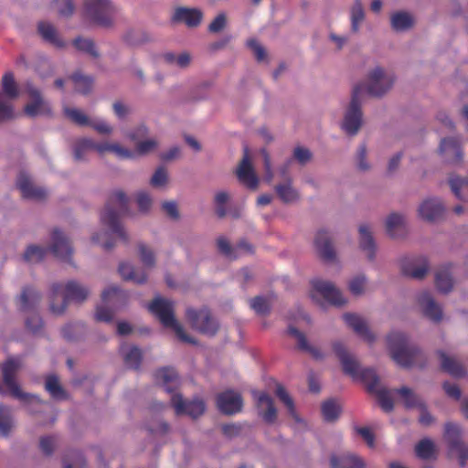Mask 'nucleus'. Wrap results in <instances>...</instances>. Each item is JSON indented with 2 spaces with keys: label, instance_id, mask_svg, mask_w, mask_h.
<instances>
[{
  "label": "nucleus",
  "instance_id": "nucleus-1",
  "mask_svg": "<svg viewBox=\"0 0 468 468\" xmlns=\"http://www.w3.org/2000/svg\"><path fill=\"white\" fill-rule=\"evenodd\" d=\"M333 349L340 359L345 373L362 381L367 391L376 396L380 407L387 412L391 411L394 404L390 391L381 385L376 372L372 368H362L356 358L346 351L341 342H334Z\"/></svg>",
  "mask_w": 468,
  "mask_h": 468
},
{
  "label": "nucleus",
  "instance_id": "nucleus-2",
  "mask_svg": "<svg viewBox=\"0 0 468 468\" xmlns=\"http://www.w3.org/2000/svg\"><path fill=\"white\" fill-rule=\"evenodd\" d=\"M129 198L122 190L113 191L108 200L105 209L101 215V222L108 230L96 232L91 236L94 244L105 250L113 247L112 235L115 234L122 240L127 241L128 235L120 222V216L128 211Z\"/></svg>",
  "mask_w": 468,
  "mask_h": 468
},
{
  "label": "nucleus",
  "instance_id": "nucleus-3",
  "mask_svg": "<svg viewBox=\"0 0 468 468\" xmlns=\"http://www.w3.org/2000/svg\"><path fill=\"white\" fill-rule=\"evenodd\" d=\"M388 346L393 360L402 367L421 366L422 351L410 343L409 336L400 331H392L387 336Z\"/></svg>",
  "mask_w": 468,
  "mask_h": 468
},
{
  "label": "nucleus",
  "instance_id": "nucleus-4",
  "mask_svg": "<svg viewBox=\"0 0 468 468\" xmlns=\"http://www.w3.org/2000/svg\"><path fill=\"white\" fill-rule=\"evenodd\" d=\"M81 13L89 25L111 29L115 27L119 7L112 0H84Z\"/></svg>",
  "mask_w": 468,
  "mask_h": 468
},
{
  "label": "nucleus",
  "instance_id": "nucleus-5",
  "mask_svg": "<svg viewBox=\"0 0 468 468\" xmlns=\"http://www.w3.org/2000/svg\"><path fill=\"white\" fill-rule=\"evenodd\" d=\"M89 289L76 281H69L68 282H56L51 286L49 295V309L55 315L62 314L68 302L81 303L85 301L89 295Z\"/></svg>",
  "mask_w": 468,
  "mask_h": 468
},
{
  "label": "nucleus",
  "instance_id": "nucleus-6",
  "mask_svg": "<svg viewBox=\"0 0 468 468\" xmlns=\"http://www.w3.org/2000/svg\"><path fill=\"white\" fill-rule=\"evenodd\" d=\"M394 83V74L378 66L368 70L366 79L353 87L361 88V99L363 100L366 93L371 97H383L392 89Z\"/></svg>",
  "mask_w": 468,
  "mask_h": 468
},
{
  "label": "nucleus",
  "instance_id": "nucleus-7",
  "mask_svg": "<svg viewBox=\"0 0 468 468\" xmlns=\"http://www.w3.org/2000/svg\"><path fill=\"white\" fill-rule=\"evenodd\" d=\"M149 310L159 318L165 327L173 329L181 341L197 344V341L186 335L183 326L176 320L174 303L171 301L157 297L149 305Z\"/></svg>",
  "mask_w": 468,
  "mask_h": 468
},
{
  "label": "nucleus",
  "instance_id": "nucleus-8",
  "mask_svg": "<svg viewBox=\"0 0 468 468\" xmlns=\"http://www.w3.org/2000/svg\"><path fill=\"white\" fill-rule=\"evenodd\" d=\"M22 367L20 358L10 357L2 365V375L5 385L9 389L11 395L25 404L40 402L37 396L24 392L16 379V375Z\"/></svg>",
  "mask_w": 468,
  "mask_h": 468
},
{
  "label": "nucleus",
  "instance_id": "nucleus-9",
  "mask_svg": "<svg viewBox=\"0 0 468 468\" xmlns=\"http://www.w3.org/2000/svg\"><path fill=\"white\" fill-rule=\"evenodd\" d=\"M361 88L353 87L351 100L347 104L341 122L342 130L349 136L358 133L363 124Z\"/></svg>",
  "mask_w": 468,
  "mask_h": 468
},
{
  "label": "nucleus",
  "instance_id": "nucleus-10",
  "mask_svg": "<svg viewBox=\"0 0 468 468\" xmlns=\"http://www.w3.org/2000/svg\"><path fill=\"white\" fill-rule=\"evenodd\" d=\"M311 298L320 305L324 304L323 300L336 306H342L346 303V298L334 283L323 280L312 282Z\"/></svg>",
  "mask_w": 468,
  "mask_h": 468
},
{
  "label": "nucleus",
  "instance_id": "nucleus-11",
  "mask_svg": "<svg viewBox=\"0 0 468 468\" xmlns=\"http://www.w3.org/2000/svg\"><path fill=\"white\" fill-rule=\"evenodd\" d=\"M444 438L448 443L452 455H456L461 466H464L468 460V445L462 440L461 428L453 423L445 425Z\"/></svg>",
  "mask_w": 468,
  "mask_h": 468
},
{
  "label": "nucleus",
  "instance_id": "nucleus-12",
  "mask_svg": "<svg viewBox=\"0 0 468 468\" xmlns=\"http://www.w3.org/2000/svg\"><path fill=\"white\" fill-rule=\"evenodd\" d=\"M186 318L191 326L201 334L214 335L218 332V324L207 309L197 311L188 308L186 310Z\"/></svg>",
  "mask_w": 468,
  "mask_h": 468
},
{
  "label": "nucleus",
  "instance_id": "nucleus-13",
  "mask_svg": "<svg viewBox=\"0 0 468 468\" xmlns=\"http://www.w3.org/2000/svg\"><path fill=\"white\" fill-rule=\"evenodd\" d=\"M416 303L421 313L434 323H440L443 318L442 308L431 293L428 291H421L415 296Z\"/></svg>",
  "mask_w": 468,
  "mask_h": 468
},
{
  "label": "nucleus",
  "instance_id": "nucleus-14",
  "mask_svg": "<svg viewBox=\"0 0 468 468\" xmlns=\"http://www.w3.org/2000/svg\"><path fill=\"white\" fill-rule=\"evenodd\" d=\"M358 247L369 261H374L377 254L375 230L371 224L361 223L358 227Z\"/></svg>",
  "mask_w": 468,
  "mask_h": 468
},
{
  "label": "nucleus",
  "instance_id": "nucleus-15",
  "mask_svg": "<svg viewBox=\"0 0 468 468\" xmlns=\"http://www.w3.org/2000/svg\"><path fill=\"white\" fill-rule=\"evenodd\" d=\"M16 186L20 190L22 197L26 199L40 201L45 199L48 196L47 190L37 186L26 172H21L18 175Z\"/></svg>",
  "mask_w": 468,
  "mask_h": 468
},
{
  "label": "nucleus",
  "instance_id": "nucleus-16",
  "mask_svg": "<svg viewBox=\"0 0 468 468\" xmlns=\"http://www.w3.org/2000/svg\"><path fill=\"white\" fill-rule=\"evenodd\" d=\"M217 406L223 414L233 415L241 411L243 399L239 392L229 389L217 396Z\"/></svg>",
  "mask_w": 468,
  "mask_h": 468
},
{
  "label": "nucleus",
  "instance_id": "nucleus-17",
  "mask_svg": "<svg viewBox=\"0 0 468 468\" xmlns=\"http://www.w3.org/2000/svg\"><path fill=\"white\" fill-rule=\"evenodd\" d=\"M171 403L177 415L186 414L193 419L202 415L206 410L203 400L196 399L192 401H186L179 394L172 396Z\"/></svg>",
  "mask_w": 468,
  "mask_h": 468
},
{
  "label": "nucleus",
  "instance_id": "nucleus-18",
  "mask_svg": "<svg viewBox=\"0 0 468 468\" xmlns=\"http://www.w3.org/2000/svg\"><path fill=\"white\" fill-rule=\"evenodd\" d=\"M26 90L31 98V101L25 106V112L28 116L35 117L50 112L48 103L41 97L39 90L32 83L27 82Z\"/></svg>",
  "mask_w": 468,
  "mask_h": 468
},
{
  "label": "nucleus",
  "instance_id": "nucleus-19",
  "mask_svg": "<svg viewBox=\"0 0 468 468\" xmlns=\"http://www.w3.org/2000/svg\"><path fill=\"white\" fill-rule=\"evenodd\" d=\"M252 396L256 400L259 414L264 421L273 423L277 418V410L273 399L268 394L257 390H252Z\"/></svg>",
  "mask_w": 468,
  "mask_h": 468
},
{
  "label": "nucleus",
  "instance_id": "nucleus-20",
  "mask_svg": "<svg viewBox=\"0 0 468 468\" xmlns=\"http://www.w3.org/2000/svg\"><path fill=\"white\" fill-rule=\"evenodd\" d=\"M445 207L437 197L424 199L419 206V216L426 221H435L441 218L444 213Z\"/></svg>",
  "mask_w": 468,
  "mask_h": 468
},
{
  "label": "nucleus",
  "instance_id": "nucleus-21",
  "mask_svg": "<svg viewBox=\"0 0 468 468\" xmlns=\"http://www.w3.org/2000/svg\"><path fill=\"white\" fill-rule=\"evenodd\" d=\"M237 176L239 180L250 189H256L259 179L254 173L253 167L250 161L249 149L244 148V155L237 169Z\"/></svg>",
  "mask_w": 468,
  "mask_h": 468
},
{
  "label": "nucleus",
  "instance_id": "nucleus-22",
  "mask_svg": "<svg viewBox=\"0 0 468 468\" xmlns=\"http://www.w3.org/2000/svg\"><path fill=\"white\" fill-rule=\"evenodd\" d=\"M330 465L332 468H367L366 461L353 452H345L339 455L332 454Z\"/></svg>",
  "mask_w": 468,
  "mask_h": 468
},
{
  "label": "nucleus",
  "instance_id": "nucleus-23",
  "mask_svg": "<svg viewBox=\"0 0 468 468\" xmlns=\"http://www.w3.org/2000/svg\"><path fill=\"white\" fill-rule=\"evenodd\" d=\"M49 250L56 257L65 261H70L73 250L68 238L62 232L53 231Z\"/></svg>",
  "mask_w": 468,
  "mask_h": 468
},
{
  "label": "nucleus",
  "instance_id": "nucleus-24",
  "mask_svg": "<svg viewBox=\"0 0 468 468\" xmlns=\"http://www.w3.org/2000/svg\"><path fill=\"white\" fill-rule=\"evenodd\" d=\"M315 249L320 257L326 261H334L336 258L335 250L329 233L325 230L317 232L314 239Z\"/></svg>",
  "mask_w": 468,
  "mask_h": 468
},
{
  "label": "nucleus",
  "instance_id": "nucleus-25",
  "mask_svg": "<svg viewBox=\"0 0 468 468\" xmlns=\"http://www.w3.org/2000/svg\"><path fill=\"white\" fill-rule=\"evenodd\" d=\"M345 323L352 328L356 335L367 342L375 340L374 334L369 330L367 321L356 314H345L343 315Z\"/></svg>",
  "mask_w": 468,
  "mask_h": 468
},
{
  "label": "nucleus",
  "instance_id": "nucleus-26",
  "mask_svg": "<svg viewBox=\"0 0 468 468\" xmlns=\"http://www.w3.org/2000/svg\"><path fill=\"white\" fill-rule=\"evenodd\" d=\"M203 18V13L197 8L177 7L172 16L175 23H185L189 27H197Z\"/></svg>",
  "mask_w": 468,
  "mask_h": 468
},
{
  "label": "nucleus",
  "instance_id": "nucleus-27",
  "mask_svg": "<svg viewBox=\"0 0 468 468\" xmlns=\"http://www.w3.org/2000/svg\"><path fill=\"white\" fill-rule=\"evenodd\" d=\"M440 151L449 163L457 164L462 161L463 153L460 143L456 138L442 139L440 144Z\"/></svg>",
  "mask_w": 468,
  "mask_h": 468
},
{
  "label": "nucleus",
  "instance_id": "nucleus-28",
  "mask_svg": "<svg viewBox=\"0 0 468 468\" xmlns=\"http://www.w3.org/2000/svg\"><path fill=\"white\" fill-rule=\"evenodd\" d=\"M288 334L296 340L297 346L300 350L308 353L313 358L316 360H321L324 358V354L322 351L316 346H312L303 332L299 331L293 326H289Z\"/></svg>",
  "mask_w": 468,
  "mask_h": 468
},
{
  "label": "nucleus",
  "instance_id": "nucleus-29",
  "mask_svg": "<svg viewBox=\"0 0 468 468\" xmlns=\"http://www.w3.org/2000/svg\"><path fill=\"white\" fill-rule=\"evenodd\" d=\"M274 190L278 197L285 204L294 203L300 198L298 190L292 186V177H286L283 182L277 184Z\"/></svg>",
  "mask_w": 468,
  "mask_h": 468
},
{
  "label": "nucleus",
  "instance_id": "nucleus-30",
  "mask_svg": "<svg viewBox=\"0 0 468 468\" xmlns=\"http://www.w3.org/2000/svg\"><path fill=\"white\" fill-rule=\"evenodd\" d=\"M441 368L454 378L465 376L466 371L463 364L455 356H448L443 351H439Z\"/></svg>",
  "mask_w": 468,
  "mask_h": 468
},
{
  "label": "nucleus",
  "instance_id": "nucleus-31",
  "mask_svg": "<svg viewBox=\"0 0 468 468\" xmlns=\"http://www.w3.org/2000/svg\"><path fill=\"white\" fill-rule=\"evenodd\" d=\"M405 225V216L400 213L392 212L389 215H388L385 219L386 231L388 236L394 239L401 236Z\"/></svg>",
  "mask_w": 468,
  "mask_h": 468
},
{
  "label": "nucleus",
  "instance_id": "nucleus-32",
  "mask_svg": "<svg viewBox=\"0 0 468 468\" xmlns=\"http://www.w3.org/2000/svg\"><path fill=\"white\" fill-rule=\"evenodd\" d=\"M123 41L130 47H140L154 40L153 36L141 28H130L122 36Z\"/></svg>",
  "mask_w": 468,
  "mask_h": 468
},
{
  "label": "nucleus",
  "instance_id": "nucleus-33",
  "mask_svg": "<svg viewBox=\"0 0 468 468\" xmlns=\"http://www.w3.org/2000/svg\"><path fill=\"white\" fill-rule=\"evenodd\" d=\"M368 154L367 144H359L353 156L354 166L357 172L365 174L372 169Z\"/></svg>",
  "mask_w": 468,
  "mask_h": 468
},
{
  "label": "nucleus",
  "instance_id": "nucleus-34",
  "mask_svg": "<svg viewBox=\"0 0 468 468\" xmlns=\"http://www.w3.org/2000/svg\"><path fill=\"white\" fill-rule=\"evenodd\" d=\"M37 31L46 42L56 48L65 47V42L60 38L56 27L52 24L42 21L37 26Z\"/></svg>",
  "mask_w": 468,
  "mask_h": 468
},
{
  "label": "nucleus",
  "instance_id": "nucleus-35",
  "mask_svg": "<svg viewBox=\"0 0 468 468\" xmlns=\"http://www.w3.org/2000/svg\"><path fill=\"white\" fill-rule=\"evenodd\" d=\"M15 418L11 407L0 404V435L8 437L15 428Z\"/></svg>",
  "mask_w": 468,
  "mask_h": 468
},
{
  "label": "nucleus",
  "instance_id": "nucleus-36",
  "mask_svg": "<svg viewBox=\"0 0 468 468\" xmlns=\"http://www.w3.org/2000/svg\"><path fill=\"white\" fill-rule=\"evenodd\" d=\"M390 25L394 31L404 32L414 25V17L408 12L399 11L391 15Z\"/></svg>",
  "mask_w": 468,
  "mask_h": 468
},
{
  "label": "nucleus",
  "instance_id": "nucleus-37",
  "mask_svg": "<svg viewBox=\"0 0 468 468\" xmlns=\"http://www.w3.org/2000/svg\"><path fill=\"white\" fill-rule=\"evenodd\" d=\"M163 59L170 66L186 69L191 65L193 57L188 51H183L180 53L166 52L163 55Z\"/></svg>",
  "mask_w": 468,
  "mask_h": 468
},
{
  "label": "nucleus",
  "instance_id": "nucleus-38",
  "mask_svg": "<svg viewBox=\"0 0 468 468\" xmlns=\"http://www.w3.org/2000/svg\"><path fill=\"white\" fill-rule=\"evenodd\" d=\"M119 272L125 281H131L137 284L146 282L147 275L144 271L135 269L131 263L122 262L119 265Z\"/></svg>",
  "mask_w": 468,
  "mask_h": 468
},
{
  "label": "nucleus",
  "instance_id": "nucleus-39",
  "mask_svg": "<svg viewBox=\"0 0 468 468\" xmlns=\"http://www.w3.org/2000/svg\"><path fill=\"white\" fill-rule=\"evenodd\" d=\"M158 383L163 385L167 392H172L177 386L178 377L174 368L165 367L155 373Z\"/></svg>",
  "mask_w": 468,
  "mask_h": 468
},
{
  "label": "nucleus",
  "instance_id": "nucleus-40",
  "mask_svg": "<svg viewBox=\"0 0 468 468\" xmlns=\"http://www.w3.org/2000/svg\"><path fill=\"white\" fill-rule=\"evenodd\" d=\"M121 352L127 367L137 369L142 361V352L137 346H123Z\"/></svg>",
  "mask_w": 468,
  "mask_h": 468
},
{
  "label": "nucleus",
  "instance_id": "nucleus-41",
  "mask_svg": "<svg viewBox=\"0 0 468 468\" xmlns=\"http://www.w3.org/2000/svg\"><path fill=\"white\" fill-rule=\"evenodd\" d=\"M394 392L399 396V399L407 409L422 408V399L410 388L402 387L395 389Z\"/></svg>",
  "mask_w": 468,
  "mask_h": 468
},
{
  "label": "nucleus",
  "instance_id": "nucleus-42",
  "mask_svg": "<svg viewBox=\"0 0 468 468\" xmlns=\"http://www.w3.org/2000/svg\"><path fill=\"white\" fill-rule=\"evenodd\" d=\"M429 270L427 260L423 257L404 266V272L414 279H422Z\"/></svg>",
  "mask_w": 468,
  "mask_h": 468
},
{
  "label": "nucleus",
  "instance_id": "nucleus-43",
  "mask_svg": "<svg viewBox=\"0 0 468 468\" xmlns=\"http://www.w3.org/2000/svg\"><path fill=\"white\" fill-rule=\"evenodd\" d=\"M40 293L34 288H25L20 295V308L27 312L33 310L40 302Z\"/></svg>",
  "mask_w": 468,
  "mask_h": 468
},
{
  "label": "nucleus",
  "instance_id": "nucleus-44",
  "mask_svg": "<svg viewBox=\"0 0 468 468\" xmlns=\"http://www.w3.org/2000/svg\"><path fill=\"white\" fill-rule=\"evenodd\" d=\"M365 20V10L361 0H354V4L350 8V29L351 32L356 34L359 32L360 26Z\"/></svg>",
  "mask_w": 468,
  "mask_h": 468
},
{
  "label": "nucleus",
  "instance_id": "nucleus-45",
  "mask_svg": "<svg viewBox=\"0 0 468 468\" xmlns=\"http://www.w3.org/2000/svg\"><path fill=\"white\" fill-rule=\"evenodd\" d=\"M95 142L90 138L78 139L73 145V154L76 161L81 162L86 160L89 152L94 150Z\"/></svg>",
  "mask_w": 468,
  "mask_h": 468
},
{
  "label": "nucleus",
  "instance_id": "nucleus-46",
  "mask_svg": "<svg viewBox=\"0 0 468 468\" xmlns=\"http://www.w3.org/2000/svg\"><path fill=\"white\" fill-rule=\"evenodd\" d=\"M45 388L55 399L62 400L68 398L67 392L60 385L58 378L55 375L47 377L45 381Z\"/></svg>",
  "mask_w": 468,
  "mask_h": 468
},
{
  "label": "nucleus",
  "instance_id": "nucleus-47",
  "mask_svg": "<svg viewBox=\"0 0 468 468\" xmlns=\"http://www.w3.org/2000/svg\"><path fill=\"white\" fill-rule=\"evenodd\" d=\"M101 298L104 303L119 307L121 305V302L125 298V293L117 286L112 285L102 292Z\"/></svg>",
  "mask_w": 468,
  "mask_h": 468
},
{
  "label": "nucleus",
  "instance_id": "nucleus-48",
  "mask_svg": "<svg viewBox=\"0 0 468 468\" xmlns=\"http://www.w3.org/2000/svg\"><path fill=\"white\" fill-rule=\"evenodd\" d=\"M47 251L48 250L44 247L36 244L29 245L23 254V260L30 264L38 263L44 259Z\"/></svg>",
  "mask_w": 468,
  "mask_h": 468
},
{
  "label": "nucleus",
  "instance_id": "nucleus-49",
  "mask_svg": "<svg viewBox=\"0 0 468 468\" xmlns=\"http://www.w3.org/2000/svg\"><path fill=\"white\" fill-rule=\"evenodd\" d=\"M451 189L455 197L463 201H468V179H462L457 176L449 180Z\"/></svg>",
  "mask_w": 468,
  "mask_h": 468
},
{
  "label": "nucleus",
  "instance_id": "nucleus-50",
  "mask_svg": "<svg viewBox=\"0 0 468 468\" xmlns=\"http://www.w3.org/2000/svg\"><path fill=\"white\" fill-rule=\"evenodd\" d=\"M435 283L441 292H448L452 290L453 282L449 269H441L436 272Z\"/></svg>",
  "mask_w": 468,
  "mask_h": 468
},
{
  "label": "nucleus",
  "instance_id": "nucleus-51",
  "mask_svg": "<svg viewBox=\"0 0 468 468\" xmlns=\"http://www.w3.org/2000/svg\"><path fill=\"white\" fill-rule=\"evenodd\" d=\"M276 396L286 406L290 416L293 418L296 421H300V418L298 417L295 410L293 400L282 385H277Z\"/></svg>",
  "mask_w": 468,
  "mask_h": 468
},
{
  "label": "nucleus",
  "instance_id": "nucleus-52",
  "mask_svg": "<svg viewBox=\"0 0 468 468\" xmlns=\"http://www.w3.org/2000/svg\"><path fill=\"white\" fill-rule=\"evenodd\" d=\"M340 412V406L334 399L326 400L322 404V414L326 421H335L338 419Z\"/></svg>",
  "mask_w": 468,
  "mask_h": 468
},
{
  "label": "nucleus",
  "instance_id": "nucleus-53",
  "mask_svg": "<svg viewBox=\"0 0 468 468\" xmlns=\"http://www.w3.org/2000/svg\"><path fill=\"white\" fill-rule=\"evenodd\" d=\"M250 305L258 314H269L271 305V296H257L250 299Z\"/></svg>",
  "mask_w": 468,
  "mask_h": 468
},
{
  "label": "nucleus",
  "instance_id": "nucleus-54",
  "mask_svg": "<svg viewBox=\"0 0 468 468\" xmlns=\"http://www.w3.org/2000/svg\"><path fill=\"white\" fill-rule=\"evenodd\" d=\"M292 162H296L301 166H305L313 160V153L307 147L298 145L292 150Z\"/></svg>",
  "mask_w": 468,
  "mask_h": 468
},
{
  "label": "nucleus",
  "instance_id": "nucleus-55",
  "mask_svg": "<svg viewBox=\"0 0 468 468\" xmlns=\"http://www.w3.org/2000/svg\"><path fill=\"white\" fill-rule=\"evenodd\" d=\"M71 79L74 81L77 92L88 94L91 90L93 84V79L91 77L75 73Z\"/></svg>",
  "mask_w": 468,
  "mask_h": 468
},
{
  "label": "nucleus",
  "instance_id": "nucleus-56",
  "mask_svg": "<svg viewBox=\"0 0 468 468\" xmlns=\"http://www.w3.org/2000/svg\"><path fill=\"white\" fill-rule=\"evenodd\" d=\"M2 90L4 93L11 100L18 97V88L15 81L13 73L7 72L3 76Z\"/></svg>",
  "mask_w": 468,
  "mask_h": 468
},
{
  "label": "nucleus",
  "instance_id": "nucleus-57",
  "mask_svg": "<svg viewBox=\"0 0 468 468\" xmlns=\"http://www.w3.org/2000/svg\"><path fill=\"white\" fill-rule=\"evenodd\" d=\"M74 47L82 52H86L93 58L99 57V52L96 49L95 43L90 38L77 37L73 41Z\"/></svg>",
  "mask_w": 468,
  "mask_h": 468
},
{
  "label": "nucleus",
  "instance_id": "nucleus-58",
  "mask_svg": "<svg viewBox=\"0 0 468 468\" xmlns=\"http://www.w3.org/2000/svg\"><path fill=\"white\" fill-rule=\"evenodd\" d=\"M84 331L85 327L82 323L69 324L62 328V335L65 339L72 341L80 338Z\"/></svg>",
  "mask_w": 468,
  "mask_h": 468
},
{
  "label": "nucleus",
  "instance_id": "nucleus-59",
  "mask_svg": "<svg viewBox=\"0 0 468 468\" xmlns=\"http://www.w3.org/2000/svg\"><path fill=\"white\" fill-rule=\"evenodd\" d=\"M158 146V142L154 138H148L139 141L135 144L134 157L137 155L143 156L154 152Z\"/></svg>",
  "mask_w": 468,
  "mask_h": 468
},
{
  "label": "nucleus",
  "instance_id": "nucleus-60",
  "mask_svg": "<svg viewBox=\"0 0 468 468\" xmlns=\"http://www.w3.org/2000/svg\"><path fill=\"white\" fill-rule=\"evenodd\" d=\"M52 5L59 16L69 17L75 11V4L73 0H52Z\"/></svg>",
  "mask_w": 468,
  "mask_h": 468
},
{
  "label": "nucleus",
  "instance_id": "nucleus-61",
  "mask_svg": "<svg viewBox=\"0 0 468 468\" xmlns=\"http://www.w3.org/2000/svg\"><path fill=\"white\" fill-rule=\"evenodd\" d=\"M230 199V195L227 191H218L214 197L216 206V214L222 218L227 215L226 204Z\"/></svg>",
  "mask_w": 468,
  "mask_h": 468
},
{
  "label": "nucleus",
  "instance_id": "nucleus-62",
  "mask_svg": "<svg viewBox=\"0 0 468 468\" xmlns=\"http://www.w3.org/2000/svg\"><path fill=\"white\" fill-rule=\"evenodd\" d=\"M367 284V277L364 274H359L350 280L348 287L352 294L361 296L366 292Z\"/></svg>",
  "mask_w": 468,
  "mask_h": 468
},
{
  "label": "nucleus",
  "instance_id": "nucleus-63",
  "mask_svg": "<svg viewBox=\"0 0 468 468\" xmlns=\"http://www.w3.org/2000/svg\"><path fill=\"white\" fill-rule=\"evenodd\" d=\"M415 452L421 459H430L434 454V443L430 439H423L416 445Z\"/></svg>",
  "mask_w": 468,
  "mask_h": 468
},
{
  "label": "nucleus",
  "instance_id": "nucleus-64",
  "mask_svg": "<svg viewBox=\"0 0 468 468\" xmlns=\"http://www.w3.org/2000/svg\"><path fill=\"white\" fill-rule=\"evenodd\" d=\"M135 202L138 207V210L142 214H147L152 208L153 198L151 195L146 191H139L135 195Z\"/></svg>",
  "mask_w": 468,
  "mask_h": 468
}]
</instances>
